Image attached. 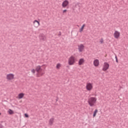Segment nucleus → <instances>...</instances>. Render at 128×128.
Here are the masks:
<instances>
[{
  "instance_id": "obj_1",
  "label": "nucleus",
  "mask_w": 128,
  "mask_h": 128,
  "mask_svg": "<svg viewBox=\"0 0 128 128\" xmlns=\"http://www.w3.org/2000/svg\"><path fill=\"white\" fill-rule=\"evenodd\" d=\"M44 70H46V64H42V66H38L36 68V70L38 74H36V77L40 78V76H42L44 74V72L42 70V68Z\"/></svg>"
},
{
  "instance_id": "obj_2",
  "label": "nucleus",
  "mask_w": 128,
  "mask_h": 128,
  "mask_svg": "<svg viewBox=\"0 0 128 128\" xmlns=\"http://www.w3.org/2000/svg\"><path fill=\"white\" fill-rule=\"evenodd\" d=\"M98 99L96 97H90L88 99V102L90 106H94Z\"/></svg>"
},
{
  "instance_id": "obj_3",
  "label": "nucleus",
  "mask_w": 128,
  "mask_h": 128,
  "mask_svg": "<svg viewBox=\"0 0 128 128\" xmlns=\"http://www.w3.org/2000/svg\"><path fill=\"white\" fill-rule=\"evenodd\" d=\"M68 66H74L76 64V58L74 56H70L68 61Z\"/></svg>"
},
{
  "instance_id": "obj_4",
  "label": "nucleus",
  "mask_w": 128,
  "mask_h": 128,
  "mask_svg": "<svg viewBox=\"0 0 128 128\" xmlns=\"http://www.w3.org/2000/svg\"><path fill=\"white\" fill-rule=\"evenodd\" d=\"M15 78V75L12 73L8 74L6 76V80H14Z\"/></svg>"
},
{
  "instance_id": "obj_5",
  "label": "nucleus",
  "mask_w": 128,
  "mask_h": 128,
  "mask_svg": "<svg viewBox=\"0 0 128 128\" xmlns=\"http://www.w3.org/2000/svg\"><path fill=\"white\" fill-rule=\"evenodd\" d=\"M86 88L88 92L92 90V88H94V84L90 82H87L86 84Z\"/></svg>"
},
{
  "instance_id": "obj_6",
  "label": "nucleus",
  "mask_w": 128,
  "mask_h": 128,
  "mask_svg": "<svg viewBox=\"0 0 128 128\" xmlns=\"http://www.w3.org/2000/svg\"><path fill=\"white\" fill-rule=\"evenodd\" d=\"M108 68H110V64L106 62H104L102 66V70L103 72H106Z\"/></svg>"
},
{
  "instance_id": "obj_7",
  "label": "nucleus",
  "mask_w": 128,
  "mask_h": 128,
  "mask_svg": "<svg viewBox=\"0 0 128 128\" xmlns=\"http://www.w3.org/2000/svg\"><path fill=\"white\" fill-rule=\"evenodd\" d=\"M114 37L116 40H118L120 38V32L118 30H115L113 34Z\"/></svg>"
},
{
  "instance_id": "obj_8",
  "label": "nucleus",
  "mask_w": 128,
  "mask_h": 128,
  "mask_svg": "<svg viewBox=\"0 0 128 128\" xmlns=\"http://www.w3.org/2000/svg\"><path fill=\"white\" fill-rule=\"evenodd\" d=\"M79 52H82L84 50V44H80L78 46Z\"/></svg>"
},
{
  "instance_id": "obj_9",
  "label": "nucleus",
  "mask_w": 128,
  "mask_h": 128,
  "mask_svg": "<svg viewBox=\"0 0 128 128\" xmlns=\"http://www.w3.org/2000/svg\"><path fill=\"white\" fill-rule=\"evenodd\" d=\"M70 4V2L68 0H64L62 4V6L64 8H66Z\"/></svg>"
},
{
  "instance_id": "obj_10",
  "label": "nucleus",
  "mask_w": 128,
  "mask_h": 128,
  "mask_svg": "<svg viewBox=\"0 0 128 128\" xmlns=\"http://www.w3.org/2000/svg\"><path fill=\"white\" fill-rule=\"evenodd\" d=\"M33 26L34 28H38L40 26V22L37 20H34L33 22Z\"/></svg>"
},
{
  "instance_id": "obj_11",
  "label": "nucleus",
  "mask_w": 128,
  "mask_h": 128,
  "mask_svg": "<svg viewBox=\"0 0 128 128\" xmlns=\"http://www.w3.org/2000/svg\"><path fill=\"white\" fill-rule=\"evenodd\" d=\"M24 93L21 92L18 94V96L16 97V98L18 100H22V98H24Z\"/></svg>"
},
{
  "instance_id": "obj_12",
  "label": "nucleus",
  "mask_w": 128,
  "mask_h": 128,
  "mask_svg": "<svg viewBox=\"0 0 128 128\" xmlns=\"http://www.w3.org/2000/svg\"><path fill=\"white\" fill-rule=\"evenodd\" d=\"M84 64V58H80L78 62V66H82Z\"/></svg>"
},
{
  "instance_id": "obj_13",
  "label": "nucleus",
  "mask_w": 128,
  "mask_h": 128,
  "mask_svg": "<svg viewBox=\"0 0 128 128\" xmlns=\"http://www.w3.org/2000/svg\"><path fill=\"white\" fill-rule=\"evenodd\" d=\"M93 64L94 66H100V60L98 59H96L94 60Z\"/></svg>"
},
{
  "instance_id": "obj_14",
  "label": "nucleus",
  "mask_w": 128,
  "mask_h": 128,
  "mask_svg": "<svg viewBox=\"0 0 128 128\" xmlns=\"http://www.w3.org/2000/svg\"><path fill=\"white\" fill-rule=\"evenodd\" d=\"M54 118H51L48 120V125L52 126L54 124Z\"/></svg>"
},
{
  "instance_id": "obj_15",
  "label": "nucleus",
  "mask_w": 128,
  "mask_h": 128,
  "mask_svg": "<svg viewBox=\"0 0 128 128\" xmlns=\"http://www.w3.org/2000/svg\"><path fill=\"white\" fill-rule=\"evenodd\" d=\"M40 40H46V36L44 34H40L39 36Z\"/></svg>"
},
{
  "instance_id": "obj_16",
  "label": "nucleus",
  "mask_w": 128,
  "mask_h": 128,
  "mask_svg": "<svg viewBox=\"0 0 128 128\" xmlns=\"http://www.w3.org/2000/svg\"><path fill=\"white\" fill-rule=\"evenodd\" d=\"M7 112L8 114L10 115H12L14 114V110H12L11 109H8Z\"/></svg>"
},
{
  "instance_id": "obj_17",
  "label": "nucleus",
  "mask_w": 128,
  "mask_h": 128,
  "mask_svg": "<svg viewBox=\"0 0 128 128\" xmlns=\"http://www.w3.org/2000/svg\"><path fill=\"white\" fill-rule=\"evenodd\" d=\"M62 68V64L60 63H58L56 64V70H60Z\"/></svg>"
},
{
  "instance_id": "obj_18",
  "label": "nucleus",
  "mask_w": 128,
  "mask_h": 128,
  "mask_svg": "<svg viewBox=\"0 0 128 128\" xmlns=\"http://www.w3.org/2000/svg\"><path fill=\"white\" fill-rule=\"evenodd\" d=\"M98 112V110L97 109H96L94 110V111L93 112V118H96Z\"/></svg>"
},
{
  "instance_id": "obj_19",
  "label": "nucleus",
  "mask_w": 128,
  "mask_h": 128,
  "mask_svg": "<svg viewBox=\"0 0 128 128\" xmlns=\"http://www.w3.org/2000/svg\"><path fill=\"white\" fill-rule=\"evenodd\" d=\"M86 26V24H84L80 28V29L79 30V31L80 32H83L84 29V27Z\"/></svg>"
},
{
  "instance_id": "obj_20",
  "label": "nucleus",
  "mask_w": 128,
  "mask_h": 128,
  "mask_svg": "<svg viewBox=\"0 0 128 128\" xmlns=\"http://www.w3.org/2000/svg\"><path fill=\"white\" fill-rule=\"evenodd\" d=\"M36 69L34 68H32L31 70V72H32V74H36Z\"/></svg>"
},
{
  "instance_id": "obj_21",
  "label": "nucleus",
  "mask_w": 128,
  "mask_h": 128,
  "mask_svg": "<svg viewBox=\"0 0 128 128\" xmlns=\"http://www.w3.org/2000/svg\"><path fill=\"white\" fill-rule=\"evenodd\" d=\"M100 44H102L104 42V39L101 38L100 40Z\"/></svg>"
},
{
  "instance_id": "obj_22",
  "label": "nucleus",
  "mask_w": 128,
  "mask_h": 128,
  "mask_svg": "<svg viewBox=\"0 0 128 128\" xmlns=\"http://www.w3.org/2000/svg\"><path fill=\"white\" fill-rule=\"evenodd\" d=\"M66 12H68V10H63V11H62V14H66Z\"/></svg>"
},
{
  "instance_id": "obj_23",
  "label": "nucleus",
  "mask_w": 128,
  "mask_h": 128,
  "mask_svg": "<svg viewBox=\"0 0 128 128\" xmlns=\"http://www.w3.org/2000/svg\"><path fill=\"white\" fill-rule=\"evenodd\" d=\"M24 116H25V118H28V114H25Z\"/></svg>"
},
{
  "instance_id": "obj_24",
  "label": "nucleus",
  "mask_w": 128,
  "mask_h": 128,
  "mask_svg": "<svg viewBox=\"0 0 128 128\" xmlns=\"http://www.w3.org/2000/svg\"><path fill=\"white\" fill-rule=\"evenodd\" d=\"M116 60H118V58L116 57Z\"/></svg>"
},
{
  "instance_id": "obj_25",
  "label": "nucleus",
  "mask_w": 128,
  "mask_h": 128,
  "mask_svg": "<svg viewBox=\"0 0 128 128\" xmlns=\"http://www.w3.org/2000/svg\"><path fill=\"white\" fill-rule=\"evenodd\" d=\"M116 62H118V59H116Z\"/></svg>"
},
{
  "instance_id": "obj_26",
  "label": "nucleus",
  "mask_w": 128,
  "mask_h": 128,
  "mask_svg": "<svg viewBox=\"0 0 128 128\" xmlns=\"http://www.w3.org/2000/svg\"><path fill=\"white\" fill-rule=\"evenodd\" d=\"M0 114H2V113H0Z\"/></svg>"
}]
</instances>
